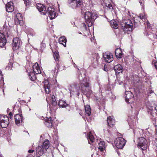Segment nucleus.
Listing matches in <instances>:
<instances>
[{
    "label": "nucleus",
    "mask_w": 157,
    "mask_h": 157,
    "mask_svg": "<svg viewBox=\"0 0 157 157\" xmlns=\"http://www.w3.org/2000/svg\"><path fill=\"white\" fill-rule=\"evenodd\" d=\"M9 123V121L8 119L6 120H4L3 119L1 120L0 119V124L1 127L2 128H4L7 127L8 126Z\"/></svg>",
    "instance_id": "nucleus-19"
},
{
    "label": "nucleus",
    "mask_w": 157,
    "mask_h": 157,
    "mask_svg": "<svg viewBox=\"0 0 157 157\" xmlns=\"http://www.w3.org/2000/svg\"><path fill=\"white\" fill-rule=\"evenodd\" d=\"M149 23L148 21H147V22H146V24L148 27L149 26Z\"/></svg>",
    "instance_id": "nucleus-48"
},
{
    "label": "nucleus",
    "mask_w": 157,
    "mask_h": 157,
    "mask_svg": "<svg viewBox=\"0 0 157 157\" xmlns=\"http://www.w3.org/2000/svg\"><path fill=\"white\" fill-rule=\"evenodd\" d=\"M104 131H105V129H104Z\"/></svg>",
    "instance_id": "nucleus-58"
},
{
    "label": "nucleus",
    "mask_w": 157,
    "mask_h": 157,
    "mask_svg": "<svg viewBox=\"0 0 157 157\" xmlns=\"http://www.w3.org/2000/svg\"><path fill=\"white\" fill-rule=\"evenodd\" d=\"M67 40L64 36H62L59 39V43L63 45L65 47H66V44Z\"/></svg>",
    "instance_id": "nucleus-23"
},
{
    "label": "nucleus",
    "mask_w": 157,
    "mask_h": 157,
    "mask_svg": "<svg viewBox=\"0 0 157 157\" xmlns=\"http://www.w3.org/2000/svg\"><path fill=\"white\" fill-rule=\"evenodd\" d=\"M155 135H156L157 136V130L156 129Z\"/></svg>",
    "instance_id": "nucleus-49"
},
{
    "label": "nucleus",
    "mask_w": 157,
    "mask_h": 157,
    "mask_svg": "<svg viewBox=\"0 0 157 157\" xmlns=\"http://www.w3.org/2000/svg\"><path fill=\"white\" fill-rule=\"evenodd\" d=\"M106 6L109 8H110L111 7H112V5H111V4L110 3H108V4L106 3Z\"/></svg>",
    "instance_id": "nucleus-41"
},
{
    "label": "nucleus",
    "mask_w": 157,
    "mask_h": 157,
    "mask_svg": "<svg viewBox=\"0 0 157 157\" xmlns=\"http://www.w3.org/2000/svg\"><path fill=\"white\" fill-rule=\"evenodd\" d=\"M115 144L118 148H122L125 144L124 139L121 137L117 138L114 141Z\"/></svg>",
    "instance_id": "nucleus-6"
},
{
    "label": "nucleus",
    "mask_w": 157,
    "mask_h": 157,
    "mask_svg": "<svg viewBox=\"0 0 157 157\" xmlns=\"http://www.w3.org/2000/svg\"><path fill=\"white\" fill-rule=\"evenodd\" d=\"M80 80V85H78L76 83L72 84L71 86V89L74 88V87L76 90L78 92V95L79 96L81 91L84 94H90L92 92L90 87V83L86 79H82L80 76L79 77Z\"/></svg>",
    "instance_id": "nucleus-1"
},
{
    "label": "nucleus",
    "mask_w": 157,
    "mask_h": 157,
    "mask_svg": "<svg viewBox=\"0 0 157 157\" xmlns=\"http://www.w3.org/2000/svg\"><path fill=\"white\" fill-rule=\"evenodd\" d=\"M52 121L51 117L47 118L45 120V125L49 128H52Z\"/></svg>",
    "instance_id": "nucleus-22"
},
{
    "label": "nucleus",
    "mask_w": 157,
    "mask_h": 157,
    "mask_svg": "<svg viewBox=\"0 0 157 157\" xmlns=\"http://www.w3.org/2000/svg\"><path fill=\"white\" fill-rule=\"evenodd\" d=\"M148 36H150V35H148ZM150 36V38H151V37H150V36Z\"/></svg>",
    "instance_id": "nucleus-55"
},
{
    "label": "nucleus",
    "mask_w": 157,
    "mask_h": 157,
    "mask_svg": "<svg viewBox=\"0 0 157 157\" xmlns=\"http://www.w3.org/2000/svg\"><path fill=\"white\" fill-rule=\"evenodd\" d=\"M150 37H152L153 36V38H151V40H154L156 39L157 40V31L155 33V34H154L153 33L152 34H150Z\"/></svg>",
    "instance_id": "nucleus-32"
},
{
    "label": "nucleus",
    "mask_w": 157,
    "mask_h": 157,
    "mask_svg": "<svg viewBox=\"0 0 157 157\" xmlns=\"http://www.w3.org/2000/svg\"><path fill=\"white\" fill-rule=\"evenodd\" d=\"M3 33H0V48H2L4 46L6 43V40L5 37L6 35L9 37L11 34V32L10 29L7 27H4L3 29Z\"/></svg>",
    "instance_id": "nucleus-2"
},
{
    "label": "nucleus",
    "mask_w": 157,
    "mask_h": 157,
    "mask_svg": "<svg viewBox=\"0 0 157 157\" xmlns=\"http://www.w3.org/2000/svg\"><path fill=\"white\" fill-rule=\"evenodd\" d=\"M45 88V90L46 93L48 94H49V88H48V87H44Z\"/></svg>",
    "instance_id": "nucleus-37"
},
{
    "label": "nucleus",
    "mask_w": 157,
    "mask_h": 157,
    "mask_svg": "<svg viewBox=\"0 0 157 157\" xmlns=\"http://www.w3.org/2000/svg\"><path fill=\"white\" fill-rule=\"evenodd\" d=\"M22 17L21 14L20 13H17L16 15V18L15 20H17L20 23H21L23 24Z\"/></svg>",
    "instance_id": "nucleus-29"
},
{
    "label": "nucleus",
    "mask_w": 157,
    "mask_h": 157,
    "mask_svg": "<svg viewBox=\"0 0 157 157\" xmlns=\"http://www.w3.org/2000/svg\"><path fill=\"white\" fill-rule=\"evenodd\" d=\"M54 72H56V70H54Z\"/></svg>",
    "instance_id": "nucleus-56"
},
{
    "label": "nucleus",
    "mask_w": 157,
    "mask_h": 157,
    "mask_svg": "<svg viewBox=\"0 0 157 157\" xmlns=\"http://www.w3.org/2000/svg\"><path fill=\"white\" fill-rule=\"evenodd\" d=\"M6 10L8 12H11L13 11L14 7L13 2H9L6 4Z\"/></svg>",
    "instance_id": "nucleus-15"
},
{
    "label": "nucleus",
    "mask_w": 157,
    "mask_h": 157,
    "mask_svg": "<svg viewBox=\"0 0 157 157\" xmlns=\"http://www.w3.org/2000/svg\"><path fill=\"white\" fill-rule=\"evenodd\" d=\"M133 132H134V133H135V132H136V130L134 129Z\"/></svg>",
    "instance_id": "nucleus-50"
},
{
    "label": "nucleus",
    "mask_w": 157,
    "mask_h": 157,
    "mask_svg": "<svg viewBox=\"0 0 157 157\" xmlns=\"http://www.w3.org/2000/svg\"><path fill=\"white\" fill-rule=\"evenodd\" d=\"M41 45L42 46L44 47V48H45V44L44 43H42Z\"/></svg>",
    "instance_id": "nucleus-46"
},
{
    "label": "nucleus",
    "mask_w": 157,
    "mask_h": 157,
    "mask_svg": "<svg viewBox=\"0 0 157 157\" xmlns=\"http://www.w3.org/2000/svg\"><path fill=\"white\" fill-rule=\"evenodd\" d=\"M49 147V141L48 140H46L43 143V145L38 146L36 148V155L37 157H40L42 155L45 153L47 149Z\"/></svg>",
    "instance_id": "nucleus-4"
},
{
    "label": "nucleus",
    "mask_w": 157,
    "mask_h": 157,
    "mask_svg": "<svg viewBox=\"0 0 157 157\" xmlns=\"http://www.w3.org/2000/svg\"><path fill=\"white\" fill-rule=\"evenodd\" d=\"M103 70L105 71H108V69L107 68V66L106 65H104Z\"/></svg>",
    "instance_id": "nucleus-39"
},
{
    "label": "nucleus",
    "mask_w": 157,
    "mask_h": 157,
    "mask_svg": "<svg viewBox=\"0 0 157 157\" xmlns=\"http://www.w3.org/2000/svg\"><path fill=\"white\" fill-rule=\"evenodd\" d=\"M110 24L111 27L114 29H117L118 25L117 21L115 20H112L110 21Z\"/></svg>",
    "instance_id": "nucleus-26"
},
{
    "label": "nucleus",
    "mask_w": 157,
    "mask_h": 157,
    "mask_svg": "<svg viewBox=\"0 0 157 157\" xmlns=\"http://www.w3.org/2000/svg\"><path fill=\"white\" fill-rule=\"evenodd\" d=\"M122 67L120 64H118L115 65L114 69L116 73L119 74L122 71Z\"/></svg>",
    "instance_id": "nucleus-20"
},
{
    "label": "nucleus",
    "mask_w": 157,
    "mask_h": 157,
    "mask_svg": "<svg viewBox=\"0 0 157 157\" xmlns=\"http://www.w3.org/2000/svg\"><path fill=\"white\" fill-rule=\"evenodd\" d=\"M132 23L130 20H128L125 23H123L121 25V30L124 33L128 34V32H130L132 30Z\"/></svg>",
    "instance_id": "nucleus-5"
},
{
    "label": "nucleus",
    "mask_w": 157,
    "mask_h": 157,
    "mask_svg": "<svg viewBox=\"0 0 157 157\" xmlns=\"http://www.w3.org/2000/svg\"><path fill=\"white\" fill-rule=\"evenodd\" d=\"M116 56L117 59H120L121 58L123 55L121 49L120 48L116 49L115 51Z\"/></svg>",
    "instance_id": "nucleus-21"
},
{
    "label": "nucleus",
    "mask_w": 157,
    "mask_h": 157,
    "mask_svg": "<svg viewBox=\"0 0 157 157\" xmlns=\"http://www.w3.org/2000/svg\"><path fill=\"white\" fill-rule=\"evenodd\" d=\"M22 44V42L18 37L14 38L13 40V50L18 49Z\"/></svg>",
    "instance_id": "nucleus-9"
},
{
    "label": "nucleus",
    "mask_w": 157,
    "mask_h": 157,
    "mask_svg": "<svg viewBox=\"0 0 157 157\" xmlns=\"http://www.w3.org/2000/svg\"><path fill=\"white\" fill-rule=\"evenodd\" d=\"M33 73L34 74H37L41 73V71L37 63H36L33 66Z\"/></svg>",
    "instance_id": "nucleus-14"
},
{
    "label": "nucleus",
    "mask_w": 157,
    "mask_h": 157,
    "mask_svg": "<svg viewBox=\"0 0 157 157\" xmlns=\"http://www.w3.org/2000/svg\"><path fill=\"white\" fill-rule=\"evenodd\" d=\"M9 110H10V109H8L7 110V112H8V111H9Z\"/></svg>",
    "instance_id": "nucleus-53"
},
{
    "label": "nucleus",
    "mask_w": 157,
    "mask_h": 157,
    "mask_svg": "<svg viewBox=\"0 0 157 157\" xmlns=\"http://www.w3.org/2000/svg\"><path fill=\"white\" fill-rule=\"evenodd\" d=\"M12 63H10L8 65L9 66H10V67L11 66V67H10V69L12 68Z\"/></svg>",
    "instance_id": "nucleus-44"
},
{
    "label": "nucleus",
    "mask_w": 157,
    "mask_h": 157,
    "mask_svg": "<svg viewBox=\"0 0 157 157\" xmlns=\"http://www.w3.org/2000/svg\"><path fill=\"white\" fill-rule=\"evenodd\" d=\"M34 150H29L28 151V152L29 153H33V152H34Z\"/></svg>",
    "instance_id": "nucleus-43"
},
{
    "label": "nucleus",
    "mask_w": 157,
    "mask_h": 157,
    "mask_svg": "<svg viewBox=\"0 0 157 157\" xmlns=\"http://www.w3.org/2000/svg\"><path fill=\"white\" fill-rule=\"evenodd\" d=\"M107 123L108 126L110 127H112L115 124V121L113 119V117H111V116L108 117Z\"/></svg>",
    "instance_id": "nucleus-18"
},
{
    "label": "nucleus",
    "mask_w": 157,
    "mask_h": 157,
    "mask_svg": "<svg viewBox=\"0 0 157 157\" xmlns=\"http://www.w3.org/2000/svg\"><path fill=\"white\" fill-rule=\"evenodd\" d=\"M36 8L42 15H45L47 13V10L45 6L41 4H38L36 5Z\"/></svg>",
    "instance_id": "nucleus-13"
},
{
    "label": "nucleus",
    "mask_w": 157,
    "mask_h": 157,
    "mask_svg": "<svg viewBox=\"0 0 157 157\" xmlns=\"http://www.w3.org/2000/svg\"><path fill=\"white\" fill-rule=\"evenodd\" d=\"M8 117L10 119H11L13 117V115L12 113L10 112L8 115Z\"/></svg>",
    "instance_id": "nucleus-40"
},
{
    "label": "nucleus",
    "mask_w": 157,
    "mask_h": 157,
    "mask_svg": "<svg viewBox=\"0 0 157 157\" xmlns=\"http://www.w3.org/2000/svg\"><path fill=\"white\" fill-rule=\"evenodd\" d=\"M59 65L58 64H57L56 65V67H57V68L58 69V68Z\"/></svg>",
    "instance_id": "nucleus-51"
},
{
    "label": "nucleus",
    "mask_w": 157,
    "mask_h": 157,
    "mask_svg": "<svg viewBox=\"0 0 157 157\" xmlns=\"http://www.w3.org/2000/svg\"><path fill=\"white\" fill-rule=\"evenodd\" d=\"M104 60L108 63L111 62L113 60V57L112 53L109 52H106L103 55Z\"/></svg>",
    "instance_id": "nucleus-11"
},
{
    "label": "nucleus",
    "mask_w": 157,
    "mask_h": 157,
    "mask_svg": "<svg viewBox=\"0 0 157 157\" xmlns=\"http://www.w3.org/2000/svg\"><path fill=\"white\" fill-rule=\"evenodd\" d=\"M139 2L140 3V5L141 6H143L144 5V1H143V0H140V1Z\"/></svg>",
    "instance_id": "nucleus-42"
},
{
    "label": "nucleus",
    "mask_w": 157,
    "mask_h": 157,
    "mask_svg": "<svg viewBox=\"0 0 157 157\" xmlns=\"http://www.w3.org/2000/svg\"><path fill=\"white\" fill-rule=\"evenodd\" d=\"M147 141L143 137H141L139 138L138 145L143 150H145L147 147Z\"/></svg>",
    "instance_id": "nucleus-10"
},
{
    "label": "nucleus",
    "mask_w": 157,
    "mask_h": 157,
    "mask_svg": "<svg viewBox=\"0 0 157 157\" xmlns=\"http://www.w3.org/2000/svg\"><path fill=\"white\" fill-rule=\"evenodd\" d=\"M29 76L30 79L32 81H33L35 79V76L34 75H33V76H31V74H29Z\"/></svg>",
    "instance_id": "nucleus-34"
},
{
    "label": "nucleus",
    "mask_w": 157,
    "mask_h": 157,
    "mask_svg": "<svg viewBox=\"0 0 157 157\" xmlns=\"http://www.w3.org/2000/svg\"><path fill=\"white\" fill-rule=\"evenodd\" d=\"M3 92L4 93V90H3Z\"/></svg>",
    "instance_id": "nucleus-57"
},
{
    "label": "nucleus",
    "mask_w": 157,
    "mask_h": 157,
    "mask_svg": "<svg viewBox=\"0 0 157 157\" xmlns=\"http://www.w3.org/2000/svg\"><path fill=\"white\" fill-rule=\"evenodd\" d=\"M126 101L129 103H132L134 101L133 94L130 91H126L125 93Z\"/></svg>",
    "instance_id": "nucleus-8"
},
{
    "label": "nucleus",
    "mask_w": 157,
    "mask_h": 157,
    "mask_svg": "<svg viewBox=\"0 0 157 157\" xmlns=\"http://www.w3.org/2000/svg\"><path fill=\"white\" fill-rule=\"evenodd\" d=\"M93 58H94V60L95 62H97V63L98 62V59L100 58L98 54H94L93 55Z\"/></svg>",
    "instance_id": "nucleus-30"
},
{
    "label": "nucleus",
    "mask_w": 157,
    "mask_h": 157,
    "mask_svg": "<svg viewBox=\"0 0 157 157\" xmlns=\"http://www.w3.org/2000/svg\"><path fill=\"white\" fill-rule=\"evenodd\" d=\"M98 149L100 151L102 152L105 150V143L103 141H100L99 142H98Z\"/></svg>",
    "instance_id": "nucleus-17"
},
{
    "label": "nucleus",
    "mask_w": 157,
    "mask_h": 157,
    "mask_svg": "<svg viewBox=\"0 0 157 157\" xmlns=\"http://www.w3.org/2000/svg\"><path fill=\"white\" fill-rule=\"evenodd\" d=\"M19 22H20V21H19ZM19 24H20V25H22V23H21V22H20H20H19Z\"/></svg>",
    "instance_id": "nucleus-54"
},
{
    "label": "nucleus",
    "mask_w": 157,
    "mask_h": 157,
    "mask_svg": "<svg viewBox=\"0 0 157 157\" xmlns=\"http://www.w3.org/2000/svg\"><path fill=\"white\" fill-rule=\"evenodd\" d=\"M88 137V138H87L89 143L91 144L92 143H93L94 141V136L90 132Z\"/></svg>",
    "instance_id": "nucleus-25"
},
{
    "label": "nucleus",
    "mask_w": 157,
    "mask_h": 157,
    "mask_svg": "<svg viewBox=\"0 0 157 157\" xmlns=\"http://www.w3.org/2000/svg\"><path fill=\"white\" fill-rule=\"evenodd\" d=\"M139 17L142 20L144 19L145 20L146 18L145 14L144 13L140 14Z\"/></svg>",
    "instance_id": "nucleus-31"
},
{
    "label": "nucleus",
    "mask_w": 157,
    "mask_h": 157,
    "mask_svg": "<svg viewBox=\"0 0 157 157\" xmlns=\"http://www.w3.org/2000/svg\"><path fill=\"white\" fill-rule=\"evenodd\" d=\"M154 65L155 67L157 69V62H155L154 63Z\"/></svg>",
    "instance_id": "nucleus-45"
},
{
    "label": "nucleus",
    "mask_w": 157,
    "mask_h": 157,
    "mask_svg": "<svg viewBox=\"0 0 157 157\" xmlns=\"http://www.w3.org/2000/svg\"><path fill=\"white\" fill-rule=\"evenodd\" d=\"M27 157H33V156L31 155H27Z\"/></svg>",
    "instance_id": "nucleus-47"
},
{
    "label": "nucleus",
    "mask_w": 157,
    "mask_h": 157,
    "mask_svg": "<svg viewBox=\"0 0 157 157\" xmlns=\"http://www.w3.org/2000/svg\"><path fill=\"white\" fill-rule=\"evenodd\" d=\"M149 109L150 110H151V111H155L156 112H155V113H156V112L155 108L154 107H151V108H149Z\"/></svg>",
    "instance_id": "nucleus-38"
},
{
    "label": "nucleus",
    "mask_w": 157,
    "mask_h": 157,
    "mask_svg": "<svg viewBox=\"0 0 157 157\" xmlns=\"http://www.w3.org/2000/svg\"><path fill=\"white\" fill-rule=\"evenodd\" d=\"M24 1V3L25 5L27 6L29 5L30 4V2H29L28 0H23Z\"/></svg>",
    "instance_id": "nucleus-36"
},
{
    "label": "nucleus",
    "mask_w": 157,
    "mask_h": 157,
    "mask_svg": "<svg viewBox=\"0 0 157 157\" xmlns=\"http://www.w3.org/2000/svg\"><path fill=\"white\" fill-rule=\"evenodd\" d=\"M58 105L59 107L65 108L68 106L66 102L63 100H60L58 103Z\"/></svg>",
    "instance_id": "nucleus-27"
},
{
    "label": "nucleus",
    "mask_w": 157,
    "mask_h": 157,
    "mask_svg": "<svg viewBox=\"0 0 157 157\" xmlns=\"http://www.w3.org/2000/svg\"><path fill=\"white\" fill-rule=\"evenodd\" d=\"M108 132H109V131L108 129Z\"/></svg>",
    "instance_id": "nucleus-59"
},
{
    "label": "nucleus",
    "mask_w": 157,
    "mask_h": 157,
    "mask_svg": "<svg viewBox=\"0 0 157 157\" xmlns=\"http://www.w3.org/2000/svg\"><path fill=\"white\" fill-rule=\"evenodd\" d=\"M50 109L51 110H52V105H50Z\"/></svg>",
    "instance_id": "nucleus-52"
},
{
    "label": "nucleus",
    "mask_w": 157,
    "mask_h": 157,
    "mask_svg": "<svg viewBox=\"0 0 157 157\" xmlns=\"http://www.w3.org/2000/svg\"><path fill=\"white\" fill-rule=\"evenodd\" d=\"M52 103V105L53 106L54 108L56 109V106L57 105V102L55 98V97L54 95H52L51 97V99H50Z\"/></svg>",
    "instance_id": "nucleus-28"
},
{
    "label": "nucleus",
    "mask_w": 157,
    "mask_h": 157,
    "mask_svg": "<svg viewBox=\"0 0 157 157\" xmlns=\"http://www.w3.org/2000/svg\"><path fill=\"white\" fill-rule=\"evenodd\" d=\"M85 111L86 114H85V115L86 116L87 115L88 116H89L91 114V109L90 108V107L89 105H86L85 106Z\"/></svg>",
    "instance_id": "nucleus-24"
},
{
    "label": "nucleus",
    "mask_w": 157,
    "mask_h": 157,
    "mask_svg": "<svg viewBox=\"0 0 157 157\" xmlns=\"http://www.w3.org/2000/svg\"><path fill=\"white\" fill-rule=\"evenodd\" d=\"M54 57L55 58L56 60L58 61L59 60V55L57 52H55L54 55Z\"/></svg>",
    "instance_id": "nucleus-33"
},
{
    "label": "nucleus",
    "mask_w": 157,
    "mask_h": 157,
    "mask_svg": "<svg viewBox=\"0 0 157 157\" xmlns=\"http://www.w3.org/2000/svg\"><path fill=\"white\" fill-rule=\"evenodd\" d=\"M48 16L51 20L54 19L56 17V13L54 8L48 7Z\"/></svg>",
    "instance_id": "nucleus-12"
},
{
    "label": "nucleus",
    "mask_w": 157,
    "mask_h": 157,
    "mask_svg": "<svg viewBox=\"0 0 157 157\" xmlns=\"http://www.w3.org/2000/svg\"><path fill=\"white\" fill-rule=\"evenodd\" d=\"M15 122L16 124L18 125L23 121V117L19 114H17L14 116Z\"/></svg>",
    "instance_id": "nucleus-16"
},
{
    "label": "nucleus",
    "mask_w": 157,
    "mask_h": 157,
    "mask_svg": "<svg viewBox=\"0 0 157 157\" xmlns=\"http://www.w3.org/2000/svg\"><path fill=\"white\" fill-rule=\"evenodd\" d=\"M3 77L2 74V72L0 71V82H3Z\"/></svg>",
    "instance_id": "nucleus-35"
},
{
    "label": "nucleus",
    "mask_w": 157,
    "mask_h": 157,
    "mask_svg": "<svg viewBox=\"0 0 157 157\" xmlns=\"http://www.w3.org/2000/svg\"><path fill=\"white\" fill-rule=\"evenodd\" d=\"M68 3L69 6L73 9L80 7L82 4L81 0H69Z\"/></svg>",
    "instance_id": "nucleus-7"
},
{
    "label": "nucleus",
    "mask_w": 157,
    "mask_h": 157,
    "mask_svg": "<svg viewBox=\"0 0 157 157\" xmlns=\"http://www.w3.org/2000/svg\"><path fill=\"white\" fill-rule=\"evenodd\" d=\"M97 16L95 13L89 11L85 12L84 18L85 22L89 27L91 26L94 20L97 18Z\"/></svg>",
    "instance_id": "nucleus-3"
}]
</instances>
